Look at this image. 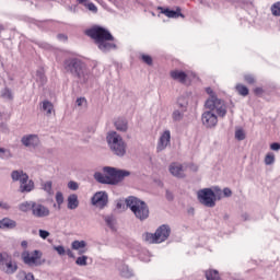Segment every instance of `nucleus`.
Segmentation results:
<instances>
[{
  "label": "nucleus",
  "mask_w": 280,
  "mask_h": 280,
  "mask_svg": "<svg viewBox=\"0 0 280 280\" xmlns=\"http://www.w3.org/2000/svg\"><path fill=\"white\" fill-rule=\"evenodd\" d=\"M90 38L94 39V44L98 47L100 51L103 54H108L117 49V44H115V37L110 32L102 26H94L86 31Z\"/></svg>",
  "instance_id": "obj_1"
},
{
  "label": "nucleus",
  "mask_w": 280,
  "mask_h": 280,
  "mask_svg": "<svg viewBox=\"0 0 280 280\" xmlns=\"http://www.w3.org/2000/svg\"><path fill=\"white\" fill-rule=\"evenodd\" d=\"M63 69L67 73H71L74 78H78L80 84H86L93 78L91 70L86 68V63L82 62L79 58L66 59Z\"/></svg>",
  "instance_id": "obj_2"
},
{
  "label": "nucleus",
  "mask_w": 280,
  "mask_h": 280,
  "mask_svg": "<svg viewBox=\"0 0 280 280\" xmlns=\"http://www.w3.org/2000/svg\"><path fill=\"white\" fill-rule=\"evenodd\" d=\"M125 205L140 222H145L150 218V207L145 201L135 196H129L125 199Z\"/></svg>",
  "instance_id": "obj_3"
},
{
  "label": "nucleus",
  "mask_w": 280,
  "mask_h": 280,
  "mask_svg": "<svg viewBox=\"0 0 280 280\" xmlns=\"http://www.w3.org/2000/svg\"><path fill=\"white\" fill-rule=\"evenodd\" d=\"M206 93L210 95V97L206 101V108H208V110H215L218 117H226V104L224 101L218 98L215 92H213V89L211 88H207Z\"/></svg>",
  "instance_id": "obj_4"
},
{
  "label": "nucleus",
  "mask_w": 280,
  "mask_h": 280,
  "mask_svg": "<svg viewBox=\"0 0 280 280\" xmlns=\"http://www.w3.org/2000/svg\"><path fill=\"white\" fill-rule=\"evenodd\" d=\"M106 140L113 154L116 156H126V142L117 131H109Z\"/></svg>",
  "instance_id": "obj_5"
},
{
  "label": "nucleus",
  "mask_w": 280,
  "mask_h": 280,
  "mask_svg": "<svg viewBox=\"0 0 280 280\" xmlns=\"http://www.w3.org/2000/svg\"><path fill=\"white\" fill-rule=\"evenodd\" d=\"M172 233V229L167 224H163L159 226L155 233H144L143 240L148 242V244H163Z\"/></svg>",
  "instance_id": "obj_6"
},
{
  "label": "nucleus",
  "mask_w": 280,
  "mask_h": 280,
  "mask_svg": "<svg viewBox=\"0 0 280 280\" xmlns=\"http://www.w3.org/2000/svg\"><path fill=\"white\" fill-rule=\"evenodd\" d=\"M197 199L200 202V205H203V207H209L212 209V207H215V192L211 188H203L197 191Z\"/></svg>",
  "instance_id": "obj_7"
},
{
  "label": "nucleus",
  "mask_w": 280,
  "mask_h": 280,
  "mask_svg": "<svg viewBox=\"0 0 280 280\" xmlns=\"http://www.w3.org/2000/svg\"><path fill=\"white\" fill-rule=\"evenodd\" d=\"M103 172L104 174L112 176V185H119L124 178H128V176H130V171L119 170L110 166L103 167Z\"/></svg>",
  "instance_id": "obj_8"
},
{
  "label": "nucleus",
  "mask_w": 280,
  "mask_h": 280,
  "mask_svg": "<svg viewBox=\"0 0 280 280\" xmlns=\"http://www.w3.org/2000/svg\"><path fill=\"white\" fill-rule=\"evenodd\" d=\"M43 257V252L35 249L32 253L30 250H24L22 253V261L26 266H43L40 258Z\"/></svg>",
  "instance_id": "obj_9"
},
{
  "label": "nucleus",
  "mask_w": 280,
  "mask_h": 280,
  "mask_svg": "<svg viewBox=\"0 0 280 280\" xmlns=\"http://www.w3.org/2000/svg\"><path fill=\"white\" fill-rule=\"evenodd\" d=\"M91 202L97 209H104L108 205V194L106 191H97L93 195Z\"/></svg>",
  "instance_id": "obj_10"
},
{
  "label": "nucleus",
  "mask_w": 280,
  "mask_h": 280,
  "mask_svg": "<svg viewBox=\"0 0 280 280\" xmlns=\"http://www.w3.org/2000/svg\"><path fill=\"white\" fill-rule=\"evenodd\" d=\"M21 143L24 145V148H31L35 150V148L40 145V138H38V135L35 133L25 135L21 138Z\"/></svg>",
  "instance_id": "obj_11"
},
{
  "label": "nucleus",
  "mask_w": 280,
  "mask_h": 280,
  "mask_svg": "<svg viewBox=\"0 0 280 280\" xmlns=\"http://www.w3.org/2000/svg\"><path fill=\"white\" fill-rule=\"evenodd\" d=\"M213 110L214 109L207 110L201 116V121L206 128H215L218 126V116Z\"/></svg>",
  "instance_id": "obj_12"
},
{
  "label": "nucleus",
  "mask_w": 280,
  "mask_h": 280,
  "mask_svg": "<svg viewBox=\"0 0 280 280\" xmlns=\"http://www.w3.org/2000/svg\"><path fill=\"white\" fill-rule=\"evenodd\" d=\"M170 143H172V132L170 130H165L164 132H162L158 141V152H163V150H166Z\"/></svg>",
  "instance_id": "obj_13"
},
{
  "label": "nucleus",
  "mask_w": 280,
  "mask_h": 280,
  "mask_svg": "<svg viewBox=\"0 0 280 280\" xmlns=\"http://www.w3.org/2000/svg\"><path fill=\"white\" fill-rule=\"evenodd\" d=\"M1 266L5 275H14V272L19 270V265L16 264V261H13L12 257H9L8 255H4L3 265Z\"/></svg>",
  "instance_id": "obj_14"
},
{
  "label": "nucleus",
  "mask_w": 280,
  "mask_h": 280,
  "mask_svg": "<svg viewBox=\"0 0 280 280\" xmlns=\"http://www.w3.org/2000/svg\"><path fill=\"white\" fill-rule=\"evenodd\" d=\"M168 172L172 176L175 178H185V165L178 163V162H173L168 166Z\"/></svg>",
  "instance_id": "obj_15"
},
{
  "label": "nucleus",
  "mask_w": 280,
  "mask_h": 280,
  "mask_svg": "<svg viewBox=\"0 0 280 280\" xmlns=\"http://www.w3.org/2000/svg\"><path fill=\"white\" fill-rule=\"evenodd\" d=\"M49 213V208H47L40 202L35 201L32 210V214L34 215V218H48Z\"/></svg>",
  "instance_id": "obj_16"
},
{
  "label": "nucleus",
  "mask_w": 280,
  "mask_h": 280,
  "mask_svg": "<svg viewBox=\"0 0 280 280\" xmlns=\"http://www.w3.org/2000/svg\"><path fill=\"white\" fill-rule=\"evenodd\" d=\"M11 178L13 183H20V184L27 183V180H30V176L26 175V173L21 170L12 171Z\"/></svg>",
  "instance_id": "obj_17"
},
{
  "label": "nucleus",
  "mask_w": 280,
  "mask_h": 280,
  "mask_svg": "<svg viewBox=\"0 0 280 280\" xmlns=\"http://www.w3.org/2000/svg\"><path fill=\"white\" fill-rule=\"evenodd\" d=\"M170 75L172 80L180 82V84H185V82H187V73L183 70H172Z\"/></svg>",
  "instance_id": "obj_18"
},
{
  "label": "nucleus",
  "mask_w": 280,
  "mask_h": 280,
  "mask_svg": "<svg viewBox=\"0 0 280 280\" xmlns=\"http://www.w3.org/2000/svg\"><path fill=\"white\" fill-rule=\"evenodd\" d=\"M159 10H161V13L167 16L168 19H178V16H182L183 19H185V15L180 13V8H177L176 11H174V10L160 7Z\"/></svg>",
  "instance_id": "obj_19"
},
{
  "label": "nucleus",
  "mask_w": 280,
  "mask_h": 280,
  "mask_svg": "<svg viewBox=\"0 0 280 280\" xmlns=\"http://www.w3.org/2000/svg\"><path fill=\"white\" fill-rule=\"evenodd\" d=\"M94 178L97 183L102 185H113V179L110 175H104L103 173L96 172Z\"/></svg>",
  "instance_id": "obj_20"
},
{
  "label": "nucleus",
  "mask_w": 280,
  "mask_h": 280,
  "mask_svg": "<svg viewBox=\"0 0 280 280\" xmlns=\"http://www.w3.org/2000/svg\"><path fill=\"white\" fill-rule=\"evenodd\" d=\"M117 268L121 275V277H125V279H130V277H133V272L132 269H130V267H128V265L126 264H118Z\"/></svg>",
  "instance_id": "obj_21"
},
{
  "label": "nucleus",
  "mask_w": 280,
  "mask_h": 280,
  "mask_svg": "<svg viewBox=\"0 0 280 280\" xmlns=\"http://www.w3.org/2000/svg\"><path fill=\"white\" fill-rule=\"evenodd\" d=\"M114 126L119 132H128V120L126 118H117Z\"/></svg>",
  "instance_id": "obj_22"
},
{
  "label": "nucleus",
  "mask_w": 280,
  "mask_h": 280,
  "mask_svg": "<svg viewBox=\"0 0 280 280\" xmlns=\"http://www.w3.org/2000/svg\"><path fill=\"white\" fill-rule=\"evenodd\" d=\"M71 248L72 250H79V255H84L86 253V243L85 241H73Z\"/></svg>",
  "instance_id": "obj_23"
},
{
  "label": "nucleus",
  "mask_w": 280,
  "mask_h": 280,
  "mask_svg": "<svg viewBox=\"0 0 280 280\" xmlns=\"http://www.w3.org/2000/svg\"><path fill=\"white\" fill-rule=\"evenodd\" d=\"M80 207V200H78V195L72 194L68 197V209L73 211Z\"/></svg>",
  "instance_id": "obj_24"
},
{
  "label": "nucleus",
  "mask_w": 280,
  "mask_h": 280,
  "mask_svg": "<svg viewBox=\"0 0 280 280\" xmlns=\"http://www.w3.org/2000/svg\"><path fill=\"white\" fill-rule=\"evenodd\" d=\"M0 229H16V221L10 218H3L0 220Z\"/></svg>",
  "instance_id": "obj_25"
},
{
  "label": "nucleus",
  "mask_w": 280,
  "mask_h": 280,
  "mask_svg": "<svg viewBox=\"0 0 280 280\" xmlns=\"http://www.w3.org/2000/svg\"><path fill=\"white\" fill-rule=\"evenodd\" d=\"M177 106L183 110V113L187 112V106H189V97L182 95L177 98Z\"/></svg>",
  "instance_id": "obj_26"
},
{
  "label": "nucleus",
  "mask_w": 280,
  "mask_h": 280,
  "mask_svg": "<svg viewBox=\"0 0 280 280\" xmlns=\"http://www.w3.org/2000/svg\"><path fill=\"white\" fill-rule=\"evenodd\" d=\"M77 1L81 5H84V8H88V10L93 14H97V7L95 5V3L91 2L90 0H77Z\"/></svg>",
  "instance_id": "obj_27"
},
{
  "label": "nucleus",
  "mask_w": 280,
  "mask_h": 280,
  "mask_svg": "<svg viewBox=\"0 0 280 280\" xmlns=\"http://www.w3.org/2000/svg\"><path fill=\"white\" fill-rule=\"evenodd\" d=\"M205 275L207 280H222V278H220V272L215 269H208Z\"/></svg>",
  "instance_id": "obj_28"
},
{
  "label": "nucleus",
  "mask_w": 280,
  "mask_h": 280,
  "mask_svg": "<svg viewBox=\"0 0 280 280\" xmlns=\"http://www.w3.org/2000/svg\"><path fill=\"white\" fill-rule=\"evenodd\" d=\"M35 201H25L22 202L19 207L20 211L27 213V211H33Z\"/></svg>",
  "instance_id": "obj_29"
},
{
  "label": "nucleus",
  "mask_w": 280,
  "mask_h": 280,
  "mask_svg": "<svg viewBox=\"0 0 280 280\" xmlns=\"http://www.w3.org/2000/svg\"><path fill=\"white\" fill-rule=\"evenodd\" d=\"M34 189V183L32 180H28L26 183H22L20 185V191H22V194L30 192Z\"/></svg>",
  "instance_id": "obj_30"
},
{
  "label": "nucleus",
  "mask_w": 280,
  "mask_h": 280,
  "mask_svg": "<svg viewBox=\"0 0 280 280\" xmlns=\"http://www.w3.org/2000/svg\"><path fill=\"white\" fill-rule=\"evenodd\" d=\"M16 279H19V280H34V273L25 272V271L22 270L16 275Z\"/></svg>",
  "instance_id": "obj_31"
},
{
  "label": "nucleus",
  "mask_w": 280,
  "mask_h": 280,
  "mask_svg": "<svg viewBox=\"0 0 280 280\" xmlns=\"http://www.w3.org/2000/svg\"><path fill=\"white\" fill-rule=\"evenodd\" d=\"M0 159L3 161H8V159H12V151L5 148H0Z\"/></svg>",
  "instance_id": "obj_32"
},
{
  "label": "nucleus",
  "mask_w": 280,
  "mask_h": 280,
  "mask_svg": "<svg viewBox=\"0 0 280 280\" xmlns=\"http://www.w3.org/2000/svg\"><path fill=\"white\" fill-rule=\"evenodd\" d=\"M42 108L46 115H51V112L54 110V104H51L49 101H44Z\"/></svg>",
  "instance_id": "obj_33"
},
{
  "label": "nucleus",
  "mask_w": 280,
  "mask_h": 280,
  "mask_svg": "<svg viewBox=\"0 0 280 280\" xmlns=\"http://www.w3.org/2000/svg\"><path fill=\"white\" fill-rule=\"evenodd\" d=\"M44 191H46V194L48 196H51L54 195V188H52V183L51 180H48V182H45L43 185H42Z\"/></svg>",
  "instance_id": "obj_34"
},
{
  "label": "nucleus",
  "mask_w": 280,
  "mask_h": 280,
  "mask_svg": "<svg viewBox=\"0 0 280 280\" xmlns=\"http://www.w3.org/2000/svg\"><path fill=\"white\" fill-rule=\"evenodd\" d=\"M173 120L174 121H182V119L185 117V112H183V109L178 110V109H175L173 112Z\"/></svg>",
  "instance_id": "obj_35"
},
{
  "label": "nucleus",
  "mask_w": 280,
  "mask_h": 280,
  "mask_svg": "<svg viewBox=\"0 0 280 280\" xmlns=\"http://www.w3.org/2000/svg\"><path fill=\"white\" fill-rule=\"evenodd\" d=\"M236 91L238 95H242L243 97H246V95H248V88L243 84H236Z\"/></svg>",
  "instance_id": "obj_36"
},
{
  "label": "nucleus",
  "mask_w": 280,
  "mask_h": 280,
  "mask_svg": "<svg viewBox=\"0 0 280 280\" xmlns=\"http://www.w3.org/2000/svg\"><path fill=\"white\" fill-rule=\"evenodd\" d=\"M105 223L106 225L112 230L115 231V217L107 215L105 217Z\"/></svg>",
  "instance_id": "obj_37"
},
{
  "label": "nucleus",
  "mask_w": 280,
  "mask_h": 280,
  "mask_svg": "<svg viewBox=\"0 0 280 280\" xmlns=\"http://www.w3.org/2000/svg\"><path fill=\"white\" fill-rule=\"evenodd\" d=\"M265 165H275V153L268 152L265 156Z\"/></svg>",
  "instance_id": "obj_38"
},
{
  "label": "nucleus",
  "mask_w": 280,
  "mask_h": 280,
  "mask_svg": "<svg viewBox=\"0 0 280 280\" xmlns=\"http://www.w3.org/2000/svg\"><path fill=\"white\" fill-rule=\"evenodd\" d=\"M88 261H89V256L83 255L77 258L75 264L77 266H88L89 264Z\"/></svg>",
  "instance_id": "obj_39"
},
{
  "label": "nucleus",
  "mask_w": 280,
  "mask_h": 280,
  "mask_svg": "<svg viewBox=\"0 0 280 280\" xmlns=\"http://www.w3.org/2000/svg\"><path fill=\"white\" fill-rule=\"evenodd\" d=\"M56 202H57V205H58V209H61V207H62V203L65 202V196L62 195V192L61 191H58L57 194H56Z\"/></svg>",
  "instance_id": "obj_40"
},
{
  "label": "nucleus",
  "mask_w": 280,
  "mask_h": 280,
  "mask_svg": "<svg viewBox=\"0 0 280 280\" xmlns=\"http://www.w3.org/2000/svg\"><path fill=\"white\" fill-rule=\"evenodd\" d=\"M271 13L273 16H280V2H276L271 5Z\"/></svg>",
  "instance_id": "obj_41"
},
{
  "label": "nucleus",
  "mask_w": 280,
  "mask_h": 280,
  "mask_svg": "<svg viewBox=\"0 0 280 280\" xmlns=\"http://www.w3.org/2000/svg\"><path fill=\"white\" fill-rule=\"evenodd\" d=\"M1 97H3V100H13L12 91H10V89L5 88L1 92Z\"/></svg>",
  "instance_id": "obj_42"
},
{
  "label": "nucleus",
  "mask_w": 280,
  "mask_h": 280,
  "mask_svg": "<svg viewBox=\"0 0 280 280\" xmlns=\"http://www.w3.org/2000/svg\"><path fill=\"white\" fill-rule=\"evenodd\" d=\"M235 139H237V141H244V139H246V133H244V129H237L235 131Z\"/></svg>",
  "instance_id": "obj_43"
},
{
  "label": "nucleus",
  "mask_w": 280,
  "mask_h": 280,
  "mask_svg": "<svg viewBox=\"0 0 280 280\" xmlns=\"http://www.w3.org/2000/svg\"><path fill=\"white\" fill-rule=\"evenodd\" d=\"M68 189H71V191H78L80 189V185L77 182H69L68 183Z\"/></svg>",
  "instance_id": "obj_44"
},
{
  "label": "nucleus",
  "mask_w": 280,
  "mask_h": 280,
  "mask_svg": "<svg viewBox=\"0 0 280 280\" xmlns=\"http://www.w3.org/2000/svg\"><path fill=\"white\" fill-rule=\"evenodd\" d=\"M244 80L247 84H255V77L253 74H245Z\"/></svg>",
  "instance_id": "obj_45"
},
{
  "label": "nucleus",
  "mask_w": 280,
  "mask_h": 280,
  "mask_svg": "<svg viewBox=\"0 0 280 280\" xmlns=\"http://www.w3.org/2000/svg\"><path fill=\"white\" fill-rule=\"evenodd\" d=\"M141 60L145 62V65L152 66V58L149 55H142Z\"/></svg>",
  "instance_id": "obj_46"
},
{
  "label": "nucleus",
  "mask_w": 280,
  "mask_h": 280,
  "mask_svg": "<svg viewBox=\"0 0 280 280\" xmlns=\"http://www.w3.org/2000/svg\"><path fill=\"white\" fill-rule=\"evenodd\" d=\"M39 237H42V240H47L49 237V232L47 230H39Z\"/></svg>",
  "instance_id": "obj_47"
},
{
  "label": "nucleus",
  "mask_w": 280,
  "mask_h": 280,
  "mask_svg": "<svg viewBox=\"0 0 280 280\" xmlns=\"http://www.w3.org/2000/svg\"><path fill=\"white\" fill-rule=\"evenodd\" d=\"M270 150H272L273 152H279L280 150V143L279 142H273L270 144Z\"/></svg>",
  "instance_id": "obj_48"
},
{
  "label": "nucleus",
  "mask_w": 280,
  "mask_h": 280,
  "mask_svg": "<svg viewBox=\"0 0 280 280\" xmlns=\"http://www.w3.org/2000/svg\"><path fill=\"white\" fill-rule=\"evenodd\" d=\"M223 196H224L225 198H231V197L233 196V191L230 190V188H224V189H223Z\"/></svg>",
  "instance_id": "obj_49"
},
{
  "label": "nucleus",
  "mask_w": 280,
  "mask_h": 280,
  "mask_svg": "<svg viewBox=\"0 0 280 280\" xmlns=\"http://www.w3.org/2000/svg\"><path fill=\"white\" fill-rule=\"evenodd\" d=\"M55 250L58 253V255H65L66 250L62 245L55 246Z\"/></svg>",
  "instance_id": "obj_50"
},
{
  "label": "nucleus",
  "mask_w": 280,
  "mask_h": 280,
  "mask_svg": "<svg viewBox=\"0 0 280 280\" xmlns=\"http://www.w3.org/2000/svg\"><path fill=\"white\" fill-rule=\"evenodd\" d=\"M84 104H86V98L80 97V98L77 100V105L78 106H84Z\"/></svg>",
  "instance_id": "obj_51"
},
{
  "label": "nucleus",
  "mask_w": 280,
  "mask_h": 280,
  "mask_svg": "<svg viewBox=\"0 0 280 280\" xmlns=\"http://www.w3.org/2000/svg\"><path fill=\"white\" fill-rule=\"evenodd\" d=\"M254 93H255V95H262L264 94V89L262 88H256L254 90Z\"/></svg>",
  "instance_id": "obj_52"
},
{
  "label": "nucleus",
  "mask_w": 280,
  "mask_h": 280,
  "mask_svg": "<svg viewBox=\"0 0 280 280\" xmlns=\"http://www.w3.org/2000/svg\"><path fill=\"white\" fill-rule=\"evenodd\" d=\"M0 132H4V133H8L9 132V129H8V125H0Z\"/></svg>",
  "instance_id": "obj_53"
},
{
  "label": "nucleus",
  "mask_w": 280,
  "mask_h": 280,
  "mask_svg": "<svg viewBox=\"0 0 280 280\" xmlns=\"http://www.w3.org/2000/svg\"><path fill=\"white\" fill-rule=\"evenodd\" d=\"M66 255H68V257H70L71 259H75V254H73L71 249H67Z\"/></svg>",
  "instance_id": "obj_54"
},
{
  "label": "nucleus",
  "mask_w": 280,
  "mask_h": 280,
  "mask_svg": "<svg viewBox=\"0 0 280 280\" xmlns=\"http://www.w3.org/2000/svg\"><path fill=\"white\" fill-rule=\"evenodd\" d=\"M0 209H5V210H8V209H10V205H9L8 202H2V201H0Z\"/></svg>",
  "instance_id": "obj_55"
},
{
  "label": "nucleus",
  "mask_w": 280,
  "mask_h": 280,
  "mask_svg": "<svg viewBox=\"0 0 280 280\" xmlns=\"http://www.w3.org/2000/svg\"><path fill=\"white\" fill-rule=\"evenodd\" d=\"M166 198H167V200H174V195H172V192H170V190H166Z\"/></svg>",
  "instance_id": "obj_56"
},
{
  "label": "nucleus",
  "mask_w": 280,
  "mask_h": 280,
  "mask_svg": "<svg viewBox=\"0 0 280 280\" xmlns=\"http://www.w3.org/2000/svg\"><path fill=\"white\" fill-rule=\"evenodd\" d=\"M3 261H5V255L0 254V266H3Z\"/></svg>",
  "instance_id": "obj_57"
},
{
  "label": "nucleus",
  "mask_w": 280,
  "mask_h": 280,
  "mask_svg": "<svg viewBox=\"0 0 280 280\" xmlns=\"http://www.w3.org/2000/svg\"><path fill=\"white\" fill-rule=\"evenodd\" d=\"M58 39H59V40H67V35H65V34H59V35H58Z\"/></svg>",
  "instance_id": "obj_58"
},
{
  "label": "nucleus",
  "mask_w": 280,
  "mask_h": 280,
  "mask_svg": "<svg viewBox=\"0 0 280 280\" xmlns=\"http://www.w3.org/2000/svg\"><path fill=\"white\" fill-rule=\"evenodd\" d=\"M21 246H22V248L26 249L27 246H28L27 241H22V242H21Z\"/></svg>",
  "instance_id": "obj_59"
},
{
  "label": "nucleus",
  "mask_w": 280,
  "mask_h": 280,
  "mask_svg": "<svg viewBox=\"0 0 280 280\" xmlns=\"http://www.w3.org/2000/svg\"><path fill=\"white\" fill-rule=\"evenodd\" d=\"M122 207H124V202L118 201V202L116 203V208H117V209H121Z\"/></svg>",
  "instance_id": "obj_60"
},
{
  "label": "nucleus",
  "mask_w": 280,
  "mask_h": 280,
  "mask_svg": "<svg viewBox=\"0 0 280 280\" xmlns=\"http://www.w3.org/2000/svg\"><path fill=\"white\" fill-rule=\"evenodd\" d=\"M189 167L190 170H192V172H198V166L191 164Z\"/></svg>",
  "instance_id": "obj_61"
},
{
  "label": "nucleus",
  "mask_w": 280,
  "mask_h": 280,
  "mask_svg": "<svg viewBox=\"0 0 280 280\" xmlns=\"http://www.w3.org/2000/svg\"><path fill=\"white\" fill-rule=\"evenodd\" d=\"M42 84L45 83V75L40 74Z\"/></svg>",
  "instance_id": "obj_62"
},
{
  "label": "nucleus",
  "mask_w": 280,
  "mask_h": 280,
  "mask_svg": "<svg viewBox=\"0 0 280 280\" xmlns=\"http://www.w3.org/2000/svg\"><path fill=\"white\" fill-rule=\"evenodd\" d=\"M4 27L0 24V32H3Z\"/></svg>",
  "instance_id": "obj_63"
},
{
  "label": "nucleus",
  "mask_w": 280,
  "mask_h": 280,
  "mask_svg": "<svg viewBox=\"0 0 280 280\" xmlns=\"http://www.w3.org/2000/svg\"><path fill=\"white\" fill-rule=\"evenodd\" d=\"M1 117H2V115H1V113H0V119H1Z\"/></svg>",
  "instance_id": "obj_64"
}]
</instances>
